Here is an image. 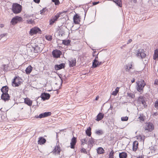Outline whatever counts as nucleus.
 <instances>
[{
    "instance_id": "nucleus-31",
    "label": "nucleus",
    "mask_w": 158,
    "mask_h": 158,
    "mask_svg": "<svg viewBox=\"0 0 158 158\" xmlns=\"http://www.w3.org/2000/svg\"><path fill=\"white\" fill-rule=\"evenodd\" d=\"M98 60L94 59L93 61L92 68H94L98 67Z\"/></svg>"
},
{
    "instance_id": "nucleus-8",
    "label": "nucleus",
    "mask_w": 158,
    "mask_h": 158,
    "mask_svg": "<svg viewBox=\"0 0 158 158\" xmlns=\"http://www.w3.org/2000/svg\"><path fill=\"white\" fill-rule=\"evenodd\" d=\"M21 82L19 81V78L15 77L12 81V85L14 87H18L21 85Z\"/></svg>"
},
{
    "instance_id": "nucleus-36",
    "label": "nucleus",
    "mask_w": 158,
    "mask_h": 158,
    "mask_svg": "<svg viewBox=\"0 0 158 158\" xmlns=\"http://www.w3.org/2000/svg\"><path fill=\"white\" fill-rule=\"evenodd\" d=\"M95 133L98 135H102L103 133V131L102 130H98L95 131Z\"/></svg>"
},
{
    "instance_id": "nucleus-48",
    "label": "nucleus",
    "mask_w": 158,
    "mask_h": 158,
    "mask_svg": "<svg viewBox=\"0 0 158 158\" xmlns=\"http://www.w3.org/2000/svg\"><path fill=\"white\" fill-rule=\"evenodd\" d=\"M33 21L32 20V19H28L27 20V22L28 24H32L33 23Z\"/></svg>"
},
{
    "instance_id": "nucleus-30",
    "label": "nucleus",
    "mask_w": 158,
    "mask_h": 158,
    "mask_svg": "<svg viewBox=\"0 0 158 158\" xmlns=\"http://www.w3.org/2000/svg\"><path fill=\"white\" fill-rule=\"evenodd\" d=\"M33 68L31 65H29L27 67L26 70V73L27 74H30Z\"/></svg>"
},
{
    "instance_id": "nucleus-34",
    "label": "nucleus",
    "mask_w": 158,
    "mask_h": 158,
    "mask_svg": "<svg viewBox=\"0 0 158 158\" xmlns=\"http://www.w3.org/2000/svg\"><path fill=\"white\" fill-rule=\"evenodd\" d=\"M127 96L131 98H134L135 97V94L134 93H127Z\"/></svg>"
},
{
    "instance_id": "nucleus-22",
    "label": "nucleus",
    "mask_w": 158,
    "mask_h": 158,
    "mask_svg": "<svg viewBox=\"0 0 158 158\" xmlns=\"http://www.w3.org/2000/svg\"><path fill=\"white\" fill-rule=\"evenodd\" d=\"M1 90L2 94L8 93L9 90V88L8 86L6 85L2 86L1 89Z\"/></svg>"
},
{
    "instance_id": "nucleus-47",
    "label": "nucleus",
    "mask_w": 158,
    "mask_h": 158,
    "mask_svg": "<svg viewBox=\"0 0 158 158\" xmlns=\"http://www.w3.org/2000/svg\"><path fill=\"white\" fill-rule=\"evenodd\" d=\"M118 91H113L112 92V95H113L114 96H116L117 94L118 93Z\"/></svg>"
},
{
    "instance_id": "nucleus-19",
    "label": "nucleus",
    "mask_w": 158,
    "mask_h": 158,
    "mask_svg": "<svg viewBox=\"0 0 158 158\" xmlns=\"http://www.w3.org/2000/svg\"><path fill=\"white\" fill-rule=\"evenodd\" d=\"M69 66L70 67H73L76 65V59L75 58H72L70 59L69 61Z\"/></svg>"
},
{
    "instance_id": "nucleus-58",
    "label": "nucleus",
    "mask_w": 158,
    "mask_h": 158,
    "mask_svg": "<svg viewBox=\"0 0 158 158\" xmlns=\"http://www.w3.org/2000/svg\"><path fill=\"white\" fill-rule=\"evenodd\" d=\"M135 81V79L134 78H133L132 80H131V82L132 83L134 82Z\"/></svg>"
},
{
    "instance_id": "nucleus-13",
    "label": "nucleus",
    "mask_w": 158,
    "mask_h": 158,
    "mask_svg": "<svg viewBox=\"0 0 158 158\" xmlns=\"http://www.w3.org/2000/svg\"><path fill=\"white\" fill-rule=\"evenodd\" d=\"M74 23L75 24H78L80 21V17L77 14H76L73 17Z\"/></svg>"
},
{
    "instance_id": "nucleus-43",
    "label": "nucleus",
    "mask_w": 158,
    "mask_h": 158,
    "mask_svg": "<svg viewBox=\"0 0 158 158\" xmlns=\"http://www.w3.org/2000/svg\"><path fill=\"white\" fill-rule=\"evenodd\" d=\"M56 22L52 18L49 20V24L50 25H53Z\"/></svg>"
},
{
    "instance_id": "nucleus-54",
    "label": "nucleus",
    "mask_w": 158,
    "mask_h": 158,
    "mask_svg": "<svg viewBox=\"0 0 158 158\" xmlns=\"http://www.w3.org/2000/svg\"><path fill=\"white\" fill-rule=\"evenodd\" d=\"M40 0H33L34 1L37 3H39L40 2Z\"/></svg>"
},
{
    "instance_id": "nucleus-56",
    "label": "nucleus",
    "mask_w": 158,
    "mask_h": 158,
    "mask_svg": "<svg viewBox=\"0 0 158 158\" xmlns=\"http://www.w3.org/2000/svg\"><path fill=\"white\" fill-rule=\"evenodd\" d=\"M98 66L99 65L102 64V62H99L98 61Z\"/></svg>"
},
{
    "instance_id": "nucleus-59",
    "label": "nucleus",
    "mask_w": 158,
    "mask_h": 158,
    "mask_svg": "<svg viewBox=\"0 0 158 158\" xmlns=\"http://www.w3.org/2000/svg\"><path fill=\"white\" fill-rule=\"evenodd\" d=\"M4 26V25L3 24H0V27L1 28L3 27Z\"/></svg>"
},
{
    "instance_id": "nucleus-49",
    "label": "nucleus",
    "mask_w": 158,
    "mask_h": 158,
    "mask_svg": "<svg viewBox=\"0 0 158 158\" xmlns=\"http://www.w3.org/2000/svg\"><path fill=\"white\" fill-rule=\"evenodd\" d=\"M99 2L98 1V2H93V5H95L98 3H99Z\"/></svg>"
},
{
    "instance_id": "nucleus-38",
    "label": "nucleus",
    "mask_w": 158,
    "mask_h": 158,
    "mask_svg": "<svg viewBox=\"0 0 158 158\" xmlns=\"http://www.w3.org/2000/svg\"><path fill=\"white\" fill-rule=\"evenodd\" d=\"M64 31L63 29H60L59 31V35H61V36H62L63 35H64Z\"/></svg>"
},
{
    "instance_id": "nucleus-50",
    "label": "nucleus",
    "mask_w": 158,
    "mask_h": 158,
    "mask_svg": "<svg viewBox=\"0 0 158 158\" xmlns=\"http://www.w3.org/2000/svg\"><path fill=\"white\" fill-rule=\"evenodd\" d=\"M24 16L27 18L29 19V17L31 16V15H29L28 14H25L24 15Z\"/></svg>"
},
{
    "instance_id": "nucleus-28",
    "label": "nucleus",
    "mask_w": 158,
    "mask_h": 158,
    "mask_svg": "<svg viewBox=\"0 0 158 158\" xmlns=\"http://www.w3.org/2000/svg\"><path fill=\"white\" fill-rule=\"evenodd\" d=\"M97 152L98 154H103L105 152V150L102 147H99L97 150Z\"/></svg>"
},
{
    "instance_id": "nucleus-61",
    "label": "nucleus",
    "mask_w": 158,
    "mask_h": 158,
    "mask_svg": "<svg viewBox=\"0 0 158 158\" xmlns=\"http://www.w3.org/2000/svg\"><path fill=\"white\" fill-rule=\"evenodd\" d=\"M98 53L95 56V59H94L97 60V59L98 58Z\"/></svg>"
},
{
    "instance_id": "nucleus-46",
    "label": "nucleus",
    "mask_w": 158,
    "mask_h": 158,
    "mask_svg": "<svg viewBox=\"0 0 158 158\" xmlns=\"http://www.w3.org/2000/svg\"><path fill=\"white\" fill-rule=\"evenodd\" d=\"M81 152H83L85 154H87V152L86 151L85 149L84 148H82L81 150Z\"/></svg>"
},
{
    "instance_id": "nucleus-3",
    "label": "nucleus",
    "mask_w": 158,
    "mask_h": 158,
    "mask_svg": "<svg viewBox=\"0 0 158 158\" xmlns=\"http://www.w3.org/2000/svg\"><path fill=\"white\" fill-rule=\"evenodd\" d=\"M32 49L34 50V52L36 53L40 52L44 48V46L43 45H35V47H32Z\"/></svg>"
},
{
    "instance_id": "nucleus-27",
    "label": "nucleus",
    "mask_w": 158,
    "mask_h": 158,
    "mask_svg": "<svg viewBox=\"0 0 158 158\" xmlns=\"http://www.w3.org/2000/svg\"><path fill=\"white\" fill-rule=\"evenodd\" d=\"M127 153L125 152H122L119 153V158H127Z\"/></svg>"
},
{
    "instance_id": "nucleus-7",
    "label": "nucleus",
    "mask_w": 158,
    "mask_h": 158,
    "mask_svg": "<svg viewBox=\"0 0 158 158\" xmlns=\"http://www.w3.org/2000/svg\"><path fill=\"white\" fill-rule=\"evenodd\" d=\"M51 114L52 113L50 112H45L40 114L39 116L36 115L35 117L36 118H41L50 116L51 115Z\"/></svg>"
},
{
    "instance_id": "nucleus-53",
    "label": "nucleus",
    "mask_w": 158,
    "mask_h": 158,
    "mask_svg": "<svg viewBox=\"0 0 158 158\" xmlns=\"http://www.w3.org/2000/svg\"><path fill=\"white\" fill-rule=\"evenodd\" d=\"M7 35V33H4L2 34H1L0 35L2 37V38H3L4 37L5 35Z\"/></svg>"
},
{
    "instance_id": "nucleus-9",
    "label": "nucleus",
    "mask_w": 158,
    "mask_h": 158,
    "mask_svg": "<svg viewBox=\"0 0 158 158\" xmlns=\"http://www.w3.org/2000/svg\"><path fill=\"white\" fill-rule=\"evenodd\" d=\"M22 20L21 17L16 16L13 18L11 20V22L13 25H15L19 22L21 21Z\"/></svg>"
},
{
    "instance_id": "nucleus-44",
    "label": "nucleus",
    "mask_w": 158,
    "mask_h": 158,
    "mask_svg": "<svg viewBox=\"0 0 158 158\" xmlns=\"http://www.w3.org/2000/svg\"><path fill=\"white\" fill-rule=\"evenodd\" d=\"M154 106L156 109H158V99L155 102Z\"/></svg>"
},
{
    "instance_id": "nucleus-37",
    "label": "nucleus",
    "mask_w": 158,
    "mask_h": 158,
    "mask_svg": "<svg viewBox=\"0 0 158 158\" xmlns=\"http://www.w3.org/2000/svg\"><path fill=\"white\" fill-rule=\"evenodd\" d=\"M45 38L47 40L51 41L52 39V36L51 35H46Z\"/></svg>"
},
{
    "instance_id": "nucleus-5",
    "label": "nucleus",
    "mask_w": 158,
    "mask_h": 158,
    "mask_svg": "<svg viewBox=\"0 0 158 158\" xmlns=\"http://www.w3.org/2000/svg\"><path fill=\"white\" fill-rule=\"evenodd\" d=\"M137 51L136 56L138 57H140L142 59L145 58L146 55L143 49H138Z\"/></svg>"
},
{
    "instance_id": "nucleus-11",
    "label": "nucleus",
    "mask_w": 158,
    "mask_h": 158,
    "mask_svg": "<svg viewBox=\"0 0 158 158\" xmlns=\"http://www.w3.org/2000/svg\"><path fill=\"white\" fill-rule=\"evenodd\" d=\"M61 151V149L59 145H56L53 151H52L53 154L56 155V154L60 155Z\"/></svg>"
},
{
    "instance_id": "nucleus-18",
    "label": "nucleus",
    "mask_w": 158,
    "mask_h": 158,
    "mask_svg": "<svg viewBox=\"0 0 158 158\" xmlns=\"http://www.w3.org/2000/svg\"><path fill=\"white\" fill-rule=\"evenodd\" d=\"M154 129V126L151 123L148 124L147 127H145V130H148L149 131H151Z\"/></svg>"
},
{
    "instance_id": "nucleus-10",
    "label": "nucleus",
    "mask_w": 158,
    "mask_h": 158,
    "mask_svg": "<svg viewBox=\"0 0 158 158\" xmlns=\"http://www.w3.org/2000/svg\"><path fill=\"white\" fill-rule=\"evenodd\" d=\"M10 96L8 94L4 93L2 94L1 96V98L2 100L5 102L8 101L10 99Z\"/></svg>"
},
{
    "instance_id": "nucleus-52",
    "label": "nucleus",
    "mask_w": 158,
    "mask_h": 158,
    "mask_svg": "<svg viewBox=\"0 0 158 158\" xmlns=\"http://www.w3.org/2000/svg\"><path fill=\"white\" fill-rule=\"evenodd\" d=\"M125 69H126V71L127 72H128V66L127 65H126L125 66Z\"/></svg>"
},
{
    "instance_id": "nucleus-2",
    "label": "nucleus",
    "mask_w": 158,
    "mask_h": 158,
    "mask_svg": "<svg viewBox=\"0 0 158 158\" xmlns=\"http://www.w3.org/2000/svg\"><path fill=\"white\" fill-rule=\"evenodd\" d=\"M22 10V6L17 3H14L12 5V10L15 14L20 13Z\"/></svg>"
},
{
    "instance_id": "nucleus-4",
    "label": "nucleus",
    "mask_w": 158,
    "mask_h": 158,
    "mask_svg": "<svg viewBox=\"0 0 158 158\" xmlns=\"http://www.w3.org/2000/svg\"><path fill=\"white\" fill-rule=\"evenodd\" d=\"M62 54V52L58 49L53 50L52 52V55L53 57L55 58H60Z\"/></svg>"
},
{
    "instance_id": "nucleus-1",
    "label": "nucleus",
    "mask_w": 158,
    "mask_h": 158,
    "mask_svg": "<svg viewBox=\"0 0 158 158\" xmlns=\"http://www.w3.org/2000/svg\"><path fill=\"white\" fill-rule=\"evenodd\" d=\"M136 89L139 92H143V89L146 85V83L143 80H141L136 82Z\"/></svg>"
},
{
    "instance_id": "nucleus-25",
    "label": "nucleus",
    "mask_w": 158,
    "mask_h": 158,
    "mask_svg": "<svg viewBox=\"0 0 158 158\" xmlns=\"http://www.w3.org/2000/svg\"><path fill=\"white\" fill-rule=\"evenodd\" d=\"M113 2L119 7H122V3L121 0H110Z\"/></svg>"
},
{
    "instance_id": "nucleus-51",
    "label": "nucleus",
    "mask_w": 158,
    "mask_h": 158,
    "mask_svg": "<svg viewBox=\"0 0 158 158\" xmlns=\"http://www.w3.org/2000/svg\"><path fill=\"white\" fill-rule=\"evenodd\" d=\"M154 84L156 85H158V79L155 80Z\"/></svg>"
},
{
    "instance_id": "nucleus-39",
    "label": "nucleus",
    "mask_w": 158,
    "mask_h": 158,
    "mask_svg": "<svg viewBox=\"0 0 158 158\" xmlns=\"http://www.w3.org/2000/svg\"><path fill=\"white\" fill-rule=\"evenodd\" d=\"M47 9L46 8H43L42 10H40V14H44L46 11H47Z\"/></svg>"
},
{
    "instance_id": "nucleus-33",
    "label": "nucleus",
    "mask_w": 158,
    "mask_h": 158,
    "mask_svg": "<svg viewBox=\"0 0 158 158\" xmlns=\"http://www.w3.org/2000/svg\"><path fill=\"white\" fill-rule=\"evenodd\" d=\"M157 58H158V48L155 50L153 55V59L154 60H156Z\"/></svg>"
},
{
    "instance_id": "nucleus-41",
    "label": "nucleus",
    "mask_w": 158,
    "mask_h": 158,
    "mask_svg": "<svg viewBox=\"0 0 158 158\" xmlns=\"http://www.w3.org/2000/svg\"><path fill=\"white\" fill-rule=\"evenodd\" d=\"M128 119V117L127 116L126 117H121V120L122 121H127Z\"/></svg>"
},
{
    "instance_id": "nucleus-16",
    "label": "nucleus",
    "mask_w": 158,
    "mask_h": 158,
    "mask_svg": "<svg viewBox=\"0 0 158 158\" xmlns=\"http://www.w3.org/2000/svg\"><path fill=\"white\" fill-rule=\"evenodd\" d=\"M144 97L143 96H140L139 98V102H141V103L143 105L144 108H146L147 106V105L146 104L145 100H144Z\"/></svg>"
},
{
    "instance_id": "nucleus-55",
    "label": "nucleus",
    "mask_w": 158,
    "mask_h": 158,
    "mask_svg": "<svg viewBox=\"0 0 158 158\" xmlns=\"http://www.w3.org/2000/svg\"><path fill=\"white\" fill-rule=\"evenodd\" d=\"M132 41V40L131 39H130L127 41V44H128L129 43H131Z\"/></svg>"
},
{
    "instance_id": "nucleus-23",
    "label": "nucleus",
    "mask_w": 158,
    "mask_h": 158,
    "mask_svg": "<svg viewBox=\"0 0 158 158\" xmlns=\"http://www.w3.org/2000/svg\"><path fill=\"white\" fill-rule=\"evenodd\" d=\"M46 139L43 138V137H40L39 138V140L38 141L39 144L41 145L43 144L46 143Z\"/></svg>"
},
{
    "instance_id": "nucleus-60",
    "label": "nucleus",
    "mask_w": 158,
    "mask_h": 158,
    "mask_svg": "<svg viewBox=\"0 0 158 158\" xmlns=\"http://www.w3.org/2000/svg\"><path fill=\"white\" fill-rule=\"evenodd\" d=\"M59 77L60 78V80L61 79H63V78L62 77V75L61 74H60L59 75Z\"/></svg>"
},
{
    "instance_id": "nucleus-26",
    "label": "nucleus",
    "mask_w": 158,
    "mask_h": 158,
    "mask_svg": "<svg viewBox=\"0 0 158 158\" xmlns=\"http://www.w3.org/2000/svg\"><path fill=\"white\" fill-rule=\"evenodd\" d=\"M62 14V12L57 13L52 19L56 22L58 20V19L60 17V15Z\"/></svg>"
},
{
    "instance_id": "nucleus-57",
    "label": "nucleus",
    "mask_w": 158,
    "mask_h": 158,
    "mask_svg": "<svg viewBox=\"0 0 158 158\" xmlns=\"http://www.w3.org/2000/svg\"><path fill=\"white\" fill-rule=\"evenodd\" d=\"M132 65L131 64L130 65V66L129 67H128V72H129L130 69L132 68Z\"/></svg>"
},
{
    "instance_id": "nucleus-64",
    "label": "nucleus",
    "mask_w": 158,
    "mask_h": 158,
    "mask_svg": "<svg viewBox=\"0 0 158 158\" xmlns=\"http://www.w3.org/2000/svg\"><path fill=\"white\" fill-rule=\"evenodd\" d=\"M137 158H143V157L142 156H141L137 157Z\"/></svg>"
},
{
    "instance_id": "nucleus-14",
    "label": "nucleus",
    "mask_w": 158,
    "mask_h": 158,
    "mask_svg": "<svg viewBox=\"0 0 158 158\" xmlns=\"http://www.w3.org/2000/svg\"><path fill=\"white\" fill-rule=\"evenodd\" d=\"M77 142V138L76 137H73L70 143V147L71 148L74 149L75 148V146Z\"/></svg>"
},
{
    "instance_id": "nucleus-15",
    "label": "nucleus",
    "mask_w": 158,
    "mask_h": 158,
    "mask_svg": "<svg viewBox=\"0 0 158 158\" xmlns=\"http://www.w3.org/2000/svg\"><path fill=\"white\" fill-rule=\"evenodd\" d=\"M65 67V64L64 63H61L60 64H56L54 66L55 69L56 70L61 69L64 68Z\"/></svg>"
},
{
    "instance_id": "nucleus-62",
    "label": "nucleus",
    "mask_w": 158,
    "mask_h": 158,
    "mask_svg": "<svg viewBox=\"0 0 158 158\" xmlns=\"http://www.w3.org/2000/svg\"><path fill=\"white\" fill-rule=\"evenodd\" d=\"M6 66V65H5V64L3 65V67H4L3 68V69H5L7 67H5Z\"/></svg>"
},
{
    "instance_id": "nucleus-45",
    "label": "nucleus",
    "mask_w": 158,
    "mask_h": 158,
    "mask_svg": "<svg viewBox=\"0 0 158 158\" xmlns=\"http://www.w3.org/2000/svg\"><path fill=\"white\" fill-rule=\"evenodd\" d=\"M139 118V120L141 121H144V118L143 117V116H140Z\"/></svg>"
},
{
    "instance_id": "nucleus-29",
    "label": "nucleus",
    "mask_w": 158,
    "mask_h": 158,
    "mask_svg": "<svg viewBox=\"0 0 158 158\" xmlns=\"http://www.w3.org/2000/svg\"><path fill=\"white\" fill-rule=\"evenodd\" d=\"M85 133L89 137L91 136V128L90 127H88L85 131Z\"/></svg>"
},
{
    "instance_id": "nucleus-24",
    "label": "nucleus",
    "mask_w": 158,
    "mask_h": 158,
    "mask_svg": "<svg viewBox=\"0 0 158 158\" xmlns=\"http://www.w3.org/2000/svg\"><path fill=\"white\" fill-rule=\"evenodd\" d=\"M24 103L29 106H31L32 104V101L29 98H27L24 99Z\"/></svg>"
},
{
    "instance_id": "nucleus-42",
    "label": "nucleus",
    "mask_w": 158,
    "mask_h": 158,
    "mask_svg": "<svg viewBox=\"0 0 158 158\" xmlns=\"http://www.w3.org/2000/svg\"><path fill=\"white\" fill-rule=\"evenodd\" d=\"M52 2H54L56 5H58L60 4L59 0H52Z\"/></svg>"
},
{
    "instance_id": "nucleus-35",
    "label": "nucleus",
    "mask_w": 158,
    "mask_h": 158,
    "mask_svg": "<svg viewBox=\"0 0 158 158\" xmlns=\"http://www.w3.org/2000/svg\"><path fill=\"white\" fill-rule=\"evenodd\" d=\"M114 152L113 150H112L110 153L109 155V158H114Z\"/></svg>"
},
{
    "instance_id": "nucleus-63",
    "label": "nucleus",
    "mask_w": 158,
    "mask_h": 158,
    "mask_svg": "<svg viewBox=\"0 0 158 158\" xmlns=\"http://www.w3.org/2000/svg\"><path fill=\"white\" fill-rule=\"evenodd\" d=\"M99 98V97L98 96H97L95 98V100H97Z\"/></svg>"
},
{
    "instance_id": "nucleus-40",
    "label": "nucleus",
    "mask_w": 158,
    "mask_h": 158,
    "mask_svg": "<svg viewBox=\"0 0 158 158\" xmlns=\"http://www.w3.org/2000/svg\"><path fill=\"white\" fill-rule=\"evenodd\" d=\"M81 142L82 145H84L85 144L87 143L85 138L81 139Z\"/></svg>"
},
{
    "instance_id": "nucleus-17",
    "label": "nucleus",
    "mask_w": 158,
    "mask_h": 158,
    "mask_svg": "<svg viewBox=\"0 0 158 158\" xmlns=\"http://www.w3.org/2000/svg\"><path fill=\"white\" fill-rule=\"evenodd\" d=\"M95 140L91 137L89 139V140L87 143L88 144L90 148L93 147V144H95Z\"/></svg>"
},
{
    "instance_id": "nucleus-32",
    "label": "nucleus",
    "mask_w": 158,
    "mask_h": 158,
    "mask_svg": "<svg viewBox=\"0 0 158 158\" xmlns=\"http://www.w3.org/2000/svg\"><path fill=\"white\" fill-rule=\"evenodd\" d=\"M71 41L69 40H62V44L68 46L70 44Z\"/></svg>"
},
{
    "instance_id": "nucleus-21",
    "label": "nucleus",
    "mask_w": 158,
    "mask_h": 158,
    "mask_svg": "<svg viewBox=\"0 0 158 158\" xmlns=\"http://www.w3.org/2000/svg\"><path fill=\"white\" fill-rule=\"evenodd\" d=\"M104 117V114L100 112L97 116L95 120L99 121L102 120Z\"/></svg>"
},
{
    "instance_id": "nucleus-12",
    "label": "nucleus",
    "mask_w": 158,
    "mask_h": 158,
    "mask_svg": "<svg viewBox=\"0 0 158 158\" xmlns=\"http://www.w3.org/2000/svg\"><path fill=\"white\" fill-rule=\"evenodd\" d=\"M50 96V95L49 94L44 93L41 94L40 97L43 101H45L48 99Z\"/></svg>"
},
{
    "instance_id": "nucleus-20",
    "label": "nucleus",
    "mask_w": 158,
    "mask_h": 158,
    "mask_svg": "<svg viewBox=\"0 0 158 158\" xmlns=\"http://www.w3.org/2000/svg\"><path fill=\"white\" fill-rule=\"evenodd\" d=\"M139 143L137 141H134L133 143V151L135 152L137 149Z\"/></svg>"
},
{
    "instance_id": "nucleus-6",
    "label": "nucleus",
    "mask_w": 158,
    "mask_h": 158,
    "mask_svg": "<svg viewBox=\"0 0 158 158\" xmlns=\"http://www.w3.org/2000/svg\"><path fill=\"white\" fill-rule=\"evenodd\" d=\"M41 32V31L40 28L35 27L30 30V34L31 35H33L37 33L40 34Z\"/></svg>"
}]
</instances>
